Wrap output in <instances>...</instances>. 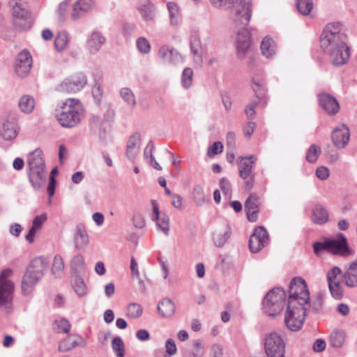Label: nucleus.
Masks as SVG:
<instances>
[{
	"mask_svg": "<svg viewBox=\"0 0 357 357\" xmlns=\"http://www.w3.org/2000/svg\"><path fill=\"white\" fill-rule=\"evenodd\" d=\"M158 56L165 65L177 66L184 62V58L181 53L176 49L167 45H162L160 47Z\"/></svg>",
	"mask_w": 357,
	"mask_h": 357,
	"instance_id": "12",
	"label": "nucleus"
},
{
	"mask_svg": "<svg viewBox=\"0 0 357 357\" xmlns=\"http://www.w3.org/2000/svg\"><path fill=\"white\" fill-rule=\"evenodd\" d=\"M167 8L169 11L170 24L173 26H177L180 24L181 17L178 6L172 1L168 2Z\"/></svg>",
	"mask_w": 357,
	"mask_h": 357,
	"instance_id": "33",
	"label": "nucleus"
},
{
	"mask_svg": "<svg viewBox=\"0 0 357 357\" xmlns=\"http://www.w3.org/2000/svg\"><path fill=\"white\" fill-rule=\"evenodd\" d=\"M193 70L190 68H185L181 75V84L182 86L188 89H189L192 83Z\"/></svg>",
	"mask_w": 357,
	"mask_h": 357,
	"instance_id": "44",
	"label": "nucleus"
},
{
	"mask_svg": "<svg viewBox=\"0 0 357 357\" xmlns=\"http://www.w3.org/2000/svg\"><path fill=\"white\" fill-rule=\"evenodd\" d=\"M55 324L57 327L59 333H68L70 330V324L66 319H61L55 321Z\"/></svg>",
	"mask_w": 357,
	"mask_h": 357,
	"instance_id": "53",
	"label": "nucleus"
},
{
	"mask_svg": "<svg viewBox=\"0 0 357 357\" xmlns=\"http://www.w3.org/2000/svg\"><path fill=\"white\" fill-rule=\"evenodd\" d=\"M35 99L30 95L22 96L18 101V107L24 114L31 113L35 107Z\"/></svg>",
	"mask_w": 357,
	"mask_h": 357,
	"instance_id": "32",
	"label": "nucleus"
},
{
	"mask_svg": "<svg viewBox=\"0 0 357 357\" xmlns=\"http://www.w3.org/2000/svg\"><path fill=\"white\" fill-rule=\"evenodd\" d=\"M241 162L238 167L239 176L243 179L246 180L249 176L255 175L253 167L257 160L255 155L247 157H241Z\"/></svg>",
	"mask_w": 357,
	"mask_h": 357,
	"instance_id": "20",
	"label": "nucleus"
},
{
	"mask_svg": "<svg viewBox=\"0 0 357 357\" xmlns=\"http://www.w3.org/2000/svg\"><path fill=\"white\" fill-rule=\"evenodd\" d=\"M119 94L123 100L131 108L136 105V98L132 91L128 87L120 89Z\"/></svg>",
	"mask_w": 357,
	"mask_h": 357,
	"instance_id": "37",
	"label": "nucleus"
},
{
	"mask_svg": "<svg viewBox=\"0 0 357 357\" xmlns=\"http://www.w3.org/2000/svg\"><path fill=\"white\" fill-rule=\"evenodd\" d=\"M48 268L49 261L45 257H36L31 261L22 280V292L24 295H29L33 291Z\"/></svg>",
	"mask_w": 357,
	"mask_h": 357,
	"instance_id": "5",
	"label": "nucleus"
},
{
	"mask_svg": "<svg viewBox=\"0 0 357 357\" xmlns=\"http://www.w3.org/2000/svg\"><path fill=\"white\" fill-rule=\"evenodd\" d=\"M326 348V342L322 339L317 340L312 347L313 351L317 353L323 351Z\"/></svg>",
	"mask_w": 357,
	"mask_h": 357,
	"instance_id": "64",
	"label": "nucleus"
},
{
	"mask_svg": "<svg viewBox=\"0 0 357 357\" xmlns=\"http://www.w3.org/2000/svg\"><path fill=\"white\" fill-rule=\"evenodd\" d=\"M103 119L102 123H111L114 121L115 112L110 103H105L103 105Z\"/></svg>",
	"mask_w": 357,
	"mask_h": 357,
	"instance_id": "50",
	"label": "nucleus"
},
{
	"mask_svg": "<svg viewBox=\"0 0 357 357\" xmlns=\"http://www.w3.org/2000/svg\"><path fill=\"white\" fill-rule=\"evenodd\" d=\"M219 185L225 195L230 198L232 191L230 182L226 178L223 177L220 179Z\"/></svg>",
	"mask_w": 357,
	"mask_h": 357,
	"instance_id": "56",
	"label": "nucleus"
},
{
	"mask_svg": "<svg viewBox=\"0 0 357 357\" xmlns=\"http://www.w3.org/2000/svg\"><path fill=\"white\" fill-rule=\"evenodd\" d=\"M158 313L164 318L172 317L176 311V306L171 299L165 298L158 302Z\"/></svg>",
	"mask_w": 357,
	"mask_h": 357,
	"instance_id": "28",
	"label": "nucleus"
},
{
	"mask_svg": "<svg viewBox=\"0 0 357 357\" xmlns=\"http://www.w3.org/2000/svg\"><path fill=\"white\" fill-rule=\"evenodd\" d=\"M8 6L10 8L13 26L20 30L29 29L32 23L31 13L26 3L22 0H9Z\"/></svg>",
	"mask_w": 357,
	"mask_h": 357,
	"instance_id": "7",
	"label": "nucleus"
},
{
	"mask_svg": "<svg viewBox=\"0 0 357 357\" xmlns=\"http://www.w3.org/2000/svg\"><path fill=\"white\" fill-rule=\"evenodd\" d=\"M342 273V271L338 266H333L331 270H329L327 273V282L328 283H333L339 282L337 280V276L340 275Z\"/></svg>",
	"mask_w": 357,
	"mask_h": 357,
	"instance_id": "54",
	"label": "nucleus"
},
{
	"mask_svg": "<svg viewBox=\"0 0 357 357\" xmlns=\"http://www.w3.org/2000/svg\"><path fill=\"white\" fill-rule=\"evenodd\" d=\"M261 54L266 58H272L276 53L275 41L268 36L264 38L261 43Z\"/></svg>",
	"mask_w": 357,
	"mask_h": 357,
	"instance_id": "30",
	"label": "nucleus"
},
{
	"mask_svg": "<svg viewBox=\"0 0 357 357\" xmlns=\"http://www.w3.org/2000/svg\"><path fill=\"white\" fill-rule=\"evenodd\" d=\"M142 306L136 303H130L127 308V315L132 319L139 317L142 314Z\"/></svg>",
	"mask_w": 357,
	"mask_h": 357,
	"instance_id": "48",
	"label": "nucleus"
},
{
	"mask_svg": "<svg viewBox=\"0 0 357 357\" xmlns=\"http://www.w3.org/2000/svg\"><path fill=\"white\" fill-rule=\"evenodd\" d=\"M46 220L47 215L45 213L36 215L32 221V225L31 227L39 231Z\"/></svg>",
	"mask_w": 357,
	"mask_h": 357,
	"instance_id": "57",
	"label": "nucleus"
},
{
	"mask_svg": "<svg viewBox=\"0 0 357 357\" xmlns=\"http://www.w3.org/2000/svg\"><path fill=\"white\" fill-rule=\"evenodd\" d=\"M165 349L167 354L169 356H172L176 354L177 349L175 342L173 339L169 338L166 340Z\"/></svg>",
	"mask_w": 357,
	"mask_h": 357,
	"instance_id": "61",
	"label": "nucleus"
},
{
	"mask_svg": "<svg viewBox=\"0 0 357 357\" xmlns=\"http://www.w3.org/2000/svg\"><path fill=\"white\" fill-rule=\"evenodd\" d=\"M328 252L341 256H349L351 251L349 248L347 240L342 234H339L338 239L328 238Z\"/></svg>",
	"mask_w": 357,
	"mask_h": 357,
	"instance_id": "16",
	"label": "nucleus"
},
{
	"mask_svg": "<svg viewBox=\"0 0 357 357\" xmlns=\"http://www.w3.org/2000/svg\"><path fill=\"white\" fill-rule=\"evenodd\" d=\"M71 0H63L61 1L56 11V18L59 22H63L65 20L67 10Z\"/></svg>",
	"mask_w": 357,
	"mask_h": 357,
	"instance_id": "46",
	"label": "nucleus"
},
{
	"mask_svg": "<svg viewBox=\"0 0 357 357\" xmlns=\"http://www.w3.org/2000/svg\"><path fill=\"white\" fill-rule=\"evenodd\" d=\"M345 40L346 35L340 23L327 24L321 33V47L329 55L334 66L345 64L349 58V48Z\"/></svg>",
	"mask_w": 357,
	"mask_h": 357,
	"instance_id": "2",
	"label": "nucleus"
},
{
	"mask_svg": "<svg viewBox=\"0 0 357 357\" xmlns=\"http://www.w3.org/2000/svg\"><path fill=\"white\" fill-rule=\"evenodd\" d=\"M77 345V340L69 336L59 344V350L60 351H67L76 347Z\"/></svg>",
	"mask_w": 357,
	"mask_h": 357,
	"instance_id": "49",
	"label": "nucleus"
},
{
	"mask_svg": "<svg viewBox=\"0 0 357 357\" xmlns=\"http://www.w3.org/2000/svg\"><path fill=\"white\" fill-rule=\"evenodd\" d=\"M105 43L104 35L100 31L94 30L87 36L86 48L91 54H96Z\"/></svg>",
	"mask_w": 357,
	"mask_h": 357,
	"instance_id": "15",
	"label": "nucleus"
},
{
	"mask_svg": "<svg viewBox=\"0 0 357 357\" xmlns=\"http://www.w3.org/2000/svg\"><path fill=\"white\" fill-rule=\"evenodd\" d=\"M86 83V77L82 73H79L64 79L56 87V90L63 93H76L83 89Z\"/></svg>",
	"mask_w": 357,
	"mask_h": 357,
	"instance_id": "11",
	"label": "nucleus"
},
{
	"mask_svg": "<svg viewBox=\"0 0 357 357\" xmlns=\"http://www.w3.org/2000/svg\"><path fill=\"white\" fill-rule=\"evenodd\" d=\"M328 220L327 209L320 204L314 205L312 211V220L317 225H324Z\"/></svg>",
	"mask_w": 357,
	"mask_h": 357,
	"instance_id": "29",
	"label": "nucleus"
},
{
	"mask_svg": "<svg viewBox=\"0 0 357 357\" xmlns=\"http://www.w3.org/2000/svg\"><path fill=\"white\" fill-rule=\"evenodd\" d=\"M111 347L116 357H125L126 347L121 337H114L112 340Z\"/></svg>",
	"mask_w": 357,
	"mask_h": 357,
	"instance_id": "35",
	"label": "nucleus"
},
{
	"mask_svg": "<svg viewBox=\"0 0 357 357\" xmlns=\"http://www.w3.org/2000/svg\"><path fill=\"white\" fill-rule=\"evenodd\" d=\"M230 8V17L236 24L243 27L238 32L236 38V49L237 55L243 58L250 47V34L246 29L250 20L252 12L251 0H232L231 4L227 6Z\"/></svg>",
	"mask_w": 357,
	"mask_h": 357,
	"instance_id": "3",
	"label": "nucleus"
},
{
	"mask_svg": "<svg viewBox=\"0 0 357 357\" xmlns=\"http://www.w3.org/2000/svg\"><path fill=\"white\" fill-rule=\"evenodd\" d=\"M0 133L5 140L10 141L15 139L17 135L16 124L9 121L4 122Z\"/></svg>",
	"mask_w": 357,
	"mask_h": 357,
	"instance_id": "31",
	"label": "nucleus"
},
{
	"mask_svg": "<svg viewBox=\"0 0 357 357\" xmlns=\"http://www.w3.org/2000/svg\"><path fill=\"white\" fill-rule=\"evenodd\" d=\"M331 294L335 299H340L342 297V290L340 282L328 283Z\"/></svg>",
	"mask_w": 357,
	"mask_h": 357,
	"instance_id": "52",
	"label": "nucleus"
},
{
	"mask_svg": "<svg viewBox=\"0 0 357 357\" xmlns=\"http://www.w3.org/2000/svg\"><path fill=\"white\" fill-rule=\"evenodd\" d=\"M82 112L83 105L79 100L68 98L56 106L55 117L61 127L73 128L80 123Z\"/></svg>",
	"mask_w": 357,
	"mask_h": 357,
	"instance_id": "4",
	"label": "nucleus"
},
{
	"mask_svg": "<svg viewBox=\"0 0 357 357\" xmlns=\"http://www.w3.org/2000/svg\"><path fill=\"white\" fill-rule=\"evenodd\" d=\"M109 128L105 126V123H102L99 129L98 136L99 140L102 144L107 142Z\"/></svg>",
	"mask_w": 357,
	"mask_h": 357,
	"instance_id": "58",
	"label": "nucleus"
},
{
	"mask_svg": "<svg viewBox=\"0 0 357 357\" xmlns=\"http://www.w3.org/2000/svg\"><path fill=\"white\" fill-rule=\"evenodd\" d=\"M316 175L319 179L325 180L329 176V170L325 167H319L316 170Z\"/></svg>",
	"mask_w": 357,
	"mask_h": 357,
	"instance_id": "63",
	"label": "nucleus"
},
{
	"mask_svg": "<svg viewBox=\"0 0 357 357\" xmlns=\"http://www.w3.org/2000/svg\"><path fill=\"white\" fill-rule=\"evenodd\" d=\"M310 292L306 282L302 278H294L289 284V296L284 321L287 327L297 331L303 326L306 316L307 306L312 307L315 312L322 310L323 297L318 294L312 304L309 303Z\"/></svg>",
	"mask_w": 357,
	"mask_h": 357,
	"instance_id": "1",
	"label": "nucleus"
},
{
	"mask_svg": "<svg viewBox=\"0 0 357 357\" xmlns=\"http://www.w3.org/2000/svg\"><path fill=\"white\" fill-rule=\"evenodd\" d=\"M331 138L334 145L337 148H344L347 145L350 138L349 128L344 125L336 128L332 132Z\"/></svg>",
	"mask_w": 357,
	"mask_h": 357,
	"instance_id": "17",
	"label": "nucleus"
},
{
	"mask_svg": "<svg viewBox=\"0 0 357 357\" xmlns=\"http://www.w3.org/2000/svg\"><path fill=\"white\" fill-rule=\"evenodd\" d=\"M140 139L141 135L138 132L134 133L128 139L126 155L128 159L131 162H134L139 153Z\"/></svg>",
	"mask_w": 357,
	"mask_h": 357,
	"instance_id": "23",
	"label": "nucleus"
},
{
	"mask_svg": "<svg viewBox=\"0 0 357 357\" xmlns=\"http://www.w3.org/2000/svg\"><path fill=\"white\" fill-rule=\"evenodd\" d=\"M269 242L268 234L263 227L255 228L249 240V248L252 252L260 251Z\"/></svg>",
	"mask_w": 357,
	"mask_h": 357,
	"instance_id": "13",
	"label": "nucleus"
},
{
	"mask_svg": "<svg viewBox=\"0 0 357 357\" xmlns=\"http://www.w3.org/2000/svg\"><path fill=\"white\" fill-rule=\"evenodd\" d=\"M29 179L33 188L38 190L45 181V165L43 151L36 149L28 155Z\"/></svg>",
	"mask_w": 357,
	"mask_h": 357,
	"instance_id": "6",
	"label": "nucleus"
},
{
	"mask_svg": "<svg viewBox=\"0 0 357 357\" xmlns=\"http://www.w3.org/2000/svg\"><path fill=\"white\" fill-rule=\"evenodd\" d=\"M93 0H78L74 5L71 17L76 20L89 12L93 6Z\"/></svg>",
	"mask_w": 357,
	"mask_h": 357,
	"instance_id": "25",
	"label": "nucleus"
},
{
	"mask_svg": "<svg viewBox=\"0 0 357 357\" xmlns=\"http://www.w3.org/2000/svg\"><path fill=\"white\" fill-rule=\"evenodd\" d=\"M32 58L28 50H23L18 54L15 64V70L20 77L26 76L30 71Z\"/></svg>",
	"mask_w": 357,
	"mask_h": 357,
	"instance_id": "14",
	"label": "nucleus"
},
{
	"mask_svg": "<svg viewBox=\"0 0 357 357\" xmlns=\"http://www.w3.org/2000/svg\"><path fill=\"white\" fill-rule=\"evenodd\" d=\"M73 288L78 296H84L87 293L86 284L79 277H76L74 280Z\"/></svg>",
	"mask_w": 357,
	"mask_h": 357,
	"instance_id": "45",
	"label": "nucleus"
},
{
	"mask_svg": "<svg viewBox=\"0 0 357 357\" xmlns=\"http://www.w3.org/2000/svg\"><path fill=\"white\" fill-rule=\"evenodd\" d=\"M223 149V144L220 142H214L211 146L208 148L207 155L209 157H213L218 153H222Z\"/></svg>",
	"mask_w": 357,
	"mask_h": 357,
	"instance_id": "55",
	"label": "nucleus"
},
{
	"mask_svg": "<svg viewBox=\"0 0 357 357\" xmlns=\"http://www.w3.org/2000/svg\"><path fill=\"white\" fill-rule=\"evenodd\" d=\"M12 273L10 268H6L0 274V307H4L7 312L10 310L13 297L14 284L8 280Z\"/></svg>",
	"mask_w": 357,
	"mask_h": 357,
	"instance_id": "9",
	"label": "nucleus"
},
{
	"mask_svg": "<svg viewBox=\"0 0 357 357\" xmlns=\"http://www.w3.org/2000/svg\"><path fill=\"white\" fill-rule=\"evenodd\" d=\"M132 222L134 226L138 229L143 228L146 225V222L143 215L139 213L134 214L132 218Z\"/></svg>",
	"mask_w": 357,
	"mask_h": 357,
	"instance_id": "60",
	"label": "nucleus"
},
{
	"mask_svg": "<svg viewBox=\"0 0 357 357\" xmlns=\"http://www.w3.org/2000/svg\"><path fill=\"white\" fill-rule=\"evenodd\" d=\"M192 195L194 201L197 206H202L206 202L204 189L200 185H196L194 187Z\"/></svg>",
	"mask_w": 357,
	"mask_h": 357,
	"instance_id": "43",
	"label": "nucleus"
},
{
	"mask_svg": "<svg viewBox=\"0 0 357 357\" xmlns=\"http://www.w3.org/2000/svg\"><path fill=\"white\" fill-rule=\"evenodd\" d=\"M286 293L282 288L277 287L268 292L263 301L264 312L275 317L280 314L285 305Z\"/></svg>",
	"mask_w": 357,
	"mask_h": 357,
	"instance_id": "8",
	"label": "nucleus"
},
{
	"mask_svg": "<svg viewBox=\"0 0 357 357\" xmlns=\"http://www.w3.org/2000/svg\"><path fill=\"white\" fill-rule=\"evenodd\" d=\"M155 221L157 222L156 225L158 229L162 231L166 235H169V218L166 214H162L159 219H156Z\"/></svg>",
	"mask_w": 357,
	"mask_h": 357,
	"instance_id": "47",
	"label": "nucleus"
},
{
	"mask_svg": "<svg viewBox=\"0 0 357 357\" xmlns=\"http://www.w3.org/2000/svg\"><path fill=\"white\" fill-rule=\"evenodd\" d=\"M328 238L322 242H315L313 244V249L315 254H319L321 250L328 251Z\"/></svg>",
	"mask_w": 357,
	"mask_h": 357,
	"instance_id": "59",
	"label": "nucleus"
},
{
	"mask_svg": "<svg viewBox=\"0 0 357 357\" xmlns=\"http://www.w3.org/2000/svg\"><path fill=\"white\" fill-rule=\"evenodd\" d=\"M320 107L329 114H336L340 109L339 103L332 96L322 93L318 96Z\"/></svg>",
	"mask_w": 357,
	"mask_h": 357,
	"instance_id": "18",
	"label": "nucleus"
},
{
	"mask_svg": "<svg viewBox=\"0 0 357 357\" xmlns=\"http://www.w3.org/2000/svg\"><path fill=\"white\" fill-rule=\"evenodd\" d=\"M259 197L252 193L245 203V211L250 222H254L257 220Z\"/></svg>",
	"mask_w": 357,
	"mask_h": 357,
	"instance_id": "22",
	"label": "nucleus"
},
{
	"mask_svg": "<svg viewBox=\"0 0 357 357\" xmlns=\"http://www.w3.org/2000/svg\"><path fill=\"white\" fill-rule=\"evenodd\" d=\"M75 248L77 250L84 249L89 243V235L82 225L76 226L74 233Z\"/></svg>",
	"mask_w": 357,
	"mask_h": 357,
	"instance_id": "24",
	"label": "nucleus"
},
{
	"mask_svg": "<svg viewBox=\"0 0 357 357\" xmlns=\"http://www.w3.org/2000/svg\"><path fill=\"white\" fill-rule=\"evenodd\" d=\"M70 41L69 34L66 31H60L54 40V47L59 52H62L68 46Z\"/></svg>",
	"mask_w": 357,
	"mask_h": 357,
	"instance_id": "34",
	"label": "nucleus"
},
{
	"mask_svg": "<svg viewBox=\"0 0 357 357\" xmlns=\"http://www.w3.org/2000/svg\"><path fill=\"white\" fill-rule=\"evenodd\" d=\"M91 93L96 104H100L103 95V82L100 77L95 78Z\"/></svg>",
	"mask_w": 357,
	"mask_h": 357,
	"instance_id": "36",
	"label": "nucleus"
},
{
	"mask_svg": "<svg viewBox=\"0 0 357 357\" xmlns=\"http://www.w3.org/2000/svg\"><path fill=\"white\" fill-rule=\"evenodd\" d=\"M137 47L142 54H148L151 51V45L149 40L144 37H139L137 40Z\"/></svg>",
	"mask_w": 357,
	"mask_h": 357,
	"instance_id": "51",
	"label": "nucleus"
},
{
	"mask_svg": "<svg viewBox=\"0 0 357 357\" xmlns=\"http://www.w3.org/2000/svg\"><path fill=\"white\" fill-rule=\"evenodd\" d=\"M343 282L349 287H357V259L352 261L343 274Z\"/></svg>",
	"mask_w": 357,
	"mask_h": 357,
	"instance_id": "26",
	"label": "nucleus"
},
{
	"mask_svg": "<svg viewBox=\"0 0 357 357\" xmlns=\"http://www.w3.org/2000/svg\"><path fill=\"white\" fill-rule=\"evenodd\" d=\"M321 148L317 144H312L306 153V160L310 163H314L317 161L321 154Z\"/></svg>",
	"mask_w": 357,
	"mask_h": 357,
	"instance_id": "41",
	"label": "nucleus"
},
{
	"mask_svg": "<svg viewBox=\"0 0 357 357\" xmlns=\"http://www.w3.org/2000/svg\"><path fill=\"white\" fill-rule=\"evenodd\" d=\"M231 236V228L225 225L222 228L216 229L213 234V241L216 247L222 248Z\"/></svg>",
	"mask_w": 357,
	"mask_h": 357,
	"instance_id": "27",
	"label": "nucleus"
},
{
	"mask_svg": "<svg viewBox=\"0 0 357 357\" xmlns=\"http://www.w3.org/2000/svg\"><path fill=\"white\" fill-rule=\"evenodd\" d=\"M296 8L299 13L307 15L313 8L312 0H295Z\"/></svg>",
	"mask_w": 357,
	"mask_h": 357,
	"instance_id": "38",
	"label": "nucleus"
},
{
	"mask_svg": "<svg viewBox=\"0 0 357 357\" xmlns=\"http://www.w3.org/2000/svg\"><path fill=\"white\" fill-rule=\"evenodd\" d=\"M345 336L343 331L332 332L330 336L331 345L335 348L341 347L344 342Z\"/></svg>",
	"mask_w": 357,
	"mask_h": 357,
	"instance_id": "39",
	"label": "nucleus"
},
{
	"mask_svg": "<svg viewBox=\"0 0 357 357\" xmlns=\"http://www.w3.org/2000/svg\"><path fill=\"white\" fill-rule=\"evenodd\" d=\"M236 135L234 132H229L226 137L227 146L230 149H234L236 147Z\"/></svg>",
	"mask_w": 357,
	"mask_h": 357,
	"instance_id": "62",
	"label": "nucleus"
},
{
	"mask_svg": "<svg viewBox=\"0 0 357 357\" xmlns=\"http://www.w3.org/2000/svg\"><path fill=\"white\" fill-rule=\"evenodd\" d=\"M70 267L75 273L84 271L85 268L84 257L81 255L74 256L70 261Z\"/></svg>",
	"mask_w": 357,
	"mask_h": 357,
	"instance_id": "40",
	"label": "nucleus"
},
{
	"mask_svg": "<svg viewBox=\"0 0 357 357\" xmlns=\"http://www.w3.org/2000/svg\"><path fill=\"white\" fill-rule=\"evenodd\" d=\"M137 9L144 21L151 22L155 20L156 7L150 0H142Z\"/></svg>",
	"mask_w": 357,
	"mask_h": 357,
	"instance_id": "21",
	"label": "nucleus"
},
{
	"mask_svg": "<svg viewBox=\"0 0 357 357\" xmlns=\"http://www.w3.org/2000/svg\"><path fill=\"white\" fill-rule=\"evenodd\" d=\"M264 351L267 357H284L285 343L278 333L273 332L266 335Z\"/></svg>",
	"mask_w": 357,
	"mask_h": 357,
	"instance_id": "10",
	"label": "nucleus"
},
{
	"mask_svg": "<svg viewBox=\"0 0 357 357\" xmlns=\"http://www.w3.org/2000/svg\"><path fill=\"white\" fill-rule=\"evenodd\" d=\"M190 49L194 61L202 63L204 47L201 41L200 36L197 32L195 31L190 35Z\"/></svg>",
	"mask_w": 357,
	"mask_h": 357,
	"instance_id": "19",
	"label": "nucleus"
},
{
	"mask_svg": "<svg viewBox=\"0 0 357 357\" xmlns=\"http://www.w3.org/2000/svg\"><path fill=\"white\" fill-rule=\"evenodd\" d=\"M64 268L62 257L57 255L54 257L52 272L56 277H61Z\"/></svg>",
	"mask_w": 357,
	"mask_h": 357,
	"instance_id": "42",
	"label": "nucleus"
}]
</instances>
